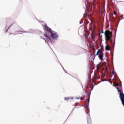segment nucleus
I'll return each mask as SVG.
<instances>
[{"mask_svg":"<svg viewBox=\"0 0 124 124\" xmlns=\"http://www.w3.org/2000/svg\"><path fill=\"white\" fill-rule=\"evenodd\" d=\"M92 36V39H93L94 38H93V35H92V36Z\"/></svg>","mask_w":124,"mask_h":124,"instance_id":"16","label":"nucleus"},{"mask_svg":"<svg viewBox=\"0 0 124 124\" xmlns=\"http://www.w3.org/2000/svg\"><path fill=\"white\" fill-rule=\"evenodd\" d=\"M68 99H70L69 98H65V100H68Z\"/></svg>","mask_w":124,"mask_h":124,"instance_id":"11","label":"nucleus"},{"mask_svg":"<svg viewBox=\"0 0 124 124\" xmlns=\"http://www.w3.org/2000/svg\"><path fill=\"white\" fill-rule=\"evenodd\" d=\"M79 99V97L76 98V99Z\"/></svg>","mask_w":124,"mask_h":124,"instance_id":"19","label":"nucleus"},{"mask_svg":"<svg viewBox=\"0 0 124 124\" xmlns=\"http://www.w3.org/2000/svg\"><path fill=\"white\" fill-rule=\"evenodd\" d=\"M104 34L105 35L106 41H110V42H112L111 39L113 36V32L109 30H106Z\"/></svg>","mask_w":124,"mask_h":124,"instance_id":"2","label":"nucleus"},{"mask_svg":"<svg viewBox=\"0 0 124 124\" xmlns=\"http://www.w3.org/2000/svg\"><path fill=\"white\" fill-rule=\"evenodd\" d=\"M99 36L101 38V37H102V35H100V33L99 34Z\"/></svg>","mask_w":124,"mask_h":124,"instance_id":"13","label":"nucleus"},{"mask_svg":"<svg viewBox=\"0 0 124 124\" xmlns=\"http://www.w3.org/2000/svg\"><path fill=\"white\" fill-rule=\"evenodd\" d=\"M88 100H90V98L88 99Z\"/></svg>","mask_w":124,"mask_h":124,"instance_id":"23","label":"nucleus"},{"mask_svg":"<svg viewBox=\"0 0 124 124\" xmlns=\"http://www.w3.org/2000/svg\"><path fill=\"white\" fill-rule=\"evenodd\" d=\"M101 33H104V31H103V30H102Z\"/></svg>","mask_w":124,"mask_h":124,"instance_id":"14","label":"nucleus"},{"mask_svg":"<svg viewBox=\"0 0 124 124\" xmlns=\"http://www.w3.org/2000/svg\"><path fill=\"white\" fill-rule=\"evenodd\" d=\"M99 57L101 60H102V59H103V52L102 51L100 52L99 55Z\"/></svg>","mask_w":124,"mask_h":124,"instance_id":"6","label":"nucleus"},{"mask_svg":"<svg viewBox=\"0 0 124 124\" xmlns=\"http://www.w3.org/2000/svg\"><path fill=\"white\" fill-rule=\"evenodd\" d=\"M51 37L48 35L47 34H45L44 35L46 37V39L44 38H43L44 40L46 42V43H48V41H50V42H53V39H57L58 37H59V36L58 35V34L56 33V32L53 31L51 33Z\"/></svg>","mask_w":124,"mask_h":124,"instance_id":"1","label":"nucleus"},{"mask_svg":"<svg viewBox=\"0 0 124 124\" xmlns=\"http://www.w3.org/2000/svg\"><path fill=\"white\" fill-rule=\"evenodd\" d=\"M96 68H97V70H98V69H99V68L98 66H97Z\"/></svg>","mask_w":124,"mask_h":124,"instance_id":"15","label":"nucleus"},{"mask_svg":"<svg viewBox=\"0 0 124 124\" xmlns=\"http://www.w3.org/2000/svg\"><path fill=\"white\" fill-rule=\"evenodd\" d=\"M114 73H115V72H114V71H112V75H114Z\"/></svg>","mask_w":124,"mask_h":124,"instance_id":"12","label":"nucleus"},{"mask_svg":"<svg viewBox=\"0 0 124 124\" xmlns=\"http://www.w3.org/2000/svg\"><path fill=\"white\" fill-rule=\"evenodd\" d=\"M93 33H94L93 31H92L91 36L93 35Z\"/></svg>","mask_w":124,"mask_h":124,"instance_id":"10","label":"nucleus"},{"mask_svg":"<svg viewBox=\"0 0 124 124\" xmlns=\"http://www.w3.org/2000/svg\"><path fill=\"white\" fill-rule=\"evenodd\" d=\"M116 13H116V12H114V15H116Z\"/></svg>","mask_w":124,"mask_h":124,"instance_id":"17","label":"nucleus"},{"mask_svg":"<svg viewBox=\"0 0 124 124\" xmlns=\"http://www.w3.org/2000/svg\"><path fill=\"white\" fill-rule=\"evenodd\" d=\"M85 36V38H86L87 37V35H84Z\"/></svg>","mask_w":124,"mask_h":124,"instance_id":"18","label":"nucleus"},{"mask_svg":"<svg viewBox=\"0 0 124 124\" xmlns=\"http://www.w3.org/2000/svg\"><path fill=\"white\" fill-rule=\"evenodd\" d=\"M24 32H27V31H24Z\"/></svg>","mask_w":124,"mask_h":124,"instance_id":"22","label":"nucleus"},{"mask_svg":"<svg viewBox=\"0 0 124 124\" xmlns=\"http://www.w3.org/2000/svg\"><path fill=\"white\" fill-rule=\"evenodd\" d=\"M11 26H12V24L9 27L8 29H9L11 27Z\"/></svg>","mask_w":124,"mask_h":124,"instance_id":"20","label":"nucleus"},{"mask_svg":"<svg viewBox=\"0 0 124 124\" xmlns=\"http://www.w3.org/2000/svg\"><path fill=\"white\" fill-rule=\"evenodd\" d=\"M100 52H101V50H100V49H98V50L97 51L96 56H98L99 55V53H100Z\"/></svg>","mask_w":124,"mask_h":124,"instance_id":"8","label":"nucleus"},{"mask_svg":"<svg viewBox=\"0 0 124 124\" xmlns=\"http://www.w3.org/2000/svg\"><path fill=\"white\" fill-rule=\"evenodd\" d=\"M81 107V105H80V104H79L78 103L75 104L74 109H80Z\"/></svg>","mask_w":124,"mask_h":124,"instance_id":"4","label":"nucleus"},{"mask_svg":"<svg viewBox=\"0 0 124 124\" xmlns=\"http://www.w3.org/2000/svg\"><path fill=\"white\" fill-rule=\"evenodd\" d=\"M84 99H85V97H83L81 98L80 100H84Z\"/></svg>","mask_w":124,"mask_h":124,"instance_id":"9","label":"nucleus"},{"mask_svg":"<svg viewBox=\"0 0 124 124\" xmlns=\"http://www.w3.org/2000/svg\"><path fill=\"white\" fill-rule=\"evenodd\" d=\"M90 27L89 28V30L90 31H92L93 30V28H94V25H93V23H91L90 24Z\"/></svg>","mask_w":124,"mask_h":124,"instance_id":"5","label":"nucleus"},{"mask_svg":"<svg viewBox=\"0 0 124 124\" xmlns=\"http://www.w3.org/2000/svg\"><path fill=\"white\" fill-rule=\"evenodd\" d=\"M105 49L106 51H109L110 50V46H109L108 44H107V46L105 47Z\"/></svg>","mask_w":124,"mask_h":124,"instance_id":"7","label":"nucleus"},{"mask_svg":"<svg viewBox=\"0 0 124 124\" xmlns=\"http://www.w3.org/2000/svg\"><path fill=\"white\" fill-rule=\"evenodd\" d=\"M119 86L120 87H122V84H120Z\"/></svg>","mask_w":124,"mask_h":124,"instance_id":"21","label":"nucleus"},{"mask_svg":"<svg viewBox=\"0 0 124 124\" xmlns=\"http://www.w3.org/2000/svg\"><path fill=\"white\" fill-rule=\"evenodd\" d=\"M45 27H46V31H48L49 33H52V32L53 31H52V29H51V28L47 27V25H45Z\"/></svg>","mask_w":124,"mask_h":124,"instance_id":"3","label":"nucleus"}]
</instances>
